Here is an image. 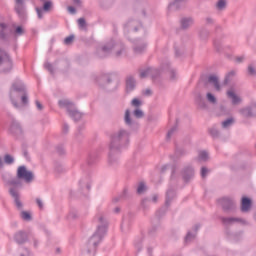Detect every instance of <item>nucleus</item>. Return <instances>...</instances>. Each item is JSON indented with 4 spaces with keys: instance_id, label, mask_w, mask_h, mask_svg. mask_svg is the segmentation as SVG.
<instances>
[{
    "instance_id": "13",
    "label": "nucleus",
    "mask_w": 256,
    "mask_h": 256,
    "mask_svg": "<svg viewBox=\"0 0 256 256\" xmlns=\"http://www.w3.org/2000/svg\"><path fill=\"white\" fill-rule=\"evenodd\" d=\"M209 157V155L207 154V152L205 151H201L199 153V160L200 161H207V158Z\"/></svg>"
},
{
    "instance_id": "19",
    "label": "nucleus",
    "mask_w": 256,
    "mask_h": 256,
    "mask_svg": "<svg viewBox=\"0 0 256 256\" xmlns=\"http://www.w3.org/2000/svg\"><path fill=\"white\" fill-rule=\"evenodd\" d=\"M207 99L210 103H216L217 102V99L215 98V96H213V94L211 93H208L207 94Z\"/></svg>"
},
{
    "instance_id": "18",
    "label": "nucleus",
    "mask_w": 256,
    "mask_h": 256,
    "mask_svg": "<svg viewBox=\"0 0 256 256\" xmlns=\"http://www.w3.org/2000/svg\"><path fill=\"white\" fill-rule=\"evenodd\" d=\"M99 231H101V228L98 229V233L92 236L91 241H101V234H99Z\"/></svg>"
},
{
    "instance_id": "44",
    "label": "nucleus",
    "mask_w": 256,
    "mask_h": 256,
    "mask_svg": "<svg viewBox=\"0 0 256 256\" xmlns=\"http://www.w3.org/2000/svg\"><path fill=\"white\" fill-rule=\"evenodd\" d=\"M11 185H15V182H11Z\"/></svg>"
},
{
    "instance_id": "14",
    "label": "nucleus",
    "mask_w": 256,
    "mask_h": 256,
    "mask_svg": "<svg viewBox=\"0 0 256 256\" xmlns=\"http://www.w3.org/2000/svg\"><path fill=\"white\" fill-rule=\"evenodd\" d=\"M21 217L24 219V221H31V214L29 212L23 211L21 213Z\"/></svg>"
},
{
    "instance_id": "26",
    "label": "nucleus",
    "mask_w": 256,
    "mask_h": 256,
    "mask_svg": "<svg viewBox=\"0 0 256 256\" xmlns=\"http://www.w3.org/2000/svg\"><path fill=\"white\" fill-rule=\"evenodd\" d=\"M16 33H17V35H23V33H25V31L23 30V27L18 26L16 28Z\"/></svg>"
},
{
    "instance_id": "8",
    "label": "nucleus",
    "mask_w": 256,
    "mask_h": 256,
    "mask_svg": "<svg viewBox=\"0 0 256 256\" xmlns=\"http://www.w3.org/2000/svg\"><path fill=\"white\" fill-rule=\"evenodd\" d=\"M51 9H53V2L49 0L44 1L43 11L48 13V11H51Z\"/></svg>"
},
{
    "instance_id": "42",
    "label": "nucleus",
    "mask_w": 256,
    "mask_h": 256,
    "mask_svg": "<svg viewBox=\"0 0 256 256\" xmlns=\"http://www.w3.org/2000/svg\"><path fill=\"white\" fill-rule=\"evenodd\" d=\"M3 165V161L1 160V158H0V167Z\"/></svg>"
},
{
    "instance_id": "6",
    "label": "nucleus",
    "mask_w": 256,
    "mask_h": 256,
    "mask_svg": "<svg viewBox=\"0 0 256 256\" xmlns=\"http://www.w3.org/2000/svg\"><path fill=\"white\" fill-rule=\"evenodd\" d=\"M10 193L15 199L16 207H18V209H21L23 205L21 204V201H19V195L17 194V192L15 190H10Z\"/></svg>"
},
{
    "instance_id": "31",
    "label": "nucleus",
    "mask_w": 256,
    "mask_h": 256,
    "mask_svg": "<svg viewBox=\"0 0 256 256\" xmlns=\"http://www.w3.org/2000/svg\"><path fill=\"white\" fill-rule=\"evenodd\" d=\"M36 203L40 209H43V202H41V200L37 199Z\"/></svg>"
},
{
    "instance_id": "24",
    "label": "nucleus",
    "mask_w": 256,
    "mask_h": 256,
    "mask_svg": "<svg viewBox=\"0 0 256 256\" xmlns=\"http://www.w3.org/2000/svg\"><path fill=\"white\" fill-rule=\"evenodd\" d=\"M134 115L135 117H137L138 119H141V117H143V111L137 109L134 111Z\"/></svg>"
},
{
    "instance_id": "4",
    "label": "nucleus",
    "mask_w": 256,
    "mask_h": 256,
    "mask_svg": "<svg viewBox=\"0 0 256 256\" xmlns=\"http://www.w3.org/2000/svg\"><path fill=\"white\" fill-rule=\"evenodd\" d=\"M249 209H251V199L243 197L241 202V210L248 211Z\"/></svg>"
},
{
    "instance_id": "39",
    "label": "nucleus",
    "mask_w": 256,
    "mask_h": 256,
    "mask_svg": "<svg viewBox=\"0 0 256 256\" xmlns=\"http://www.w3.org/2000/svg\"><path fill=\"white\" fill-rule=\"evenodd\" d=\"M144 93H145V95H151V91L150 90H146Z\"/></svg>"
},
{
    "instance_id": "23",
    "label": "nucleus",
    "mask_w": 256,
    "mask_h": 256,
    "mask_svg": "<svg viewBox=\"0 0 256 256\" xmlns=\"http://www.w3.org/2000/svg\"><path fill=\"white\" fill-rule=\"evenodd\" d=\"M78 25L81 29H85V25H86L85 19H83V18L78 19Z\"/></svg>"
},
{
    "instance_id": "28",
    "label": "nucleus",
    "mask_w": 256,
    "mask_h": 256,
    "mask_svg": "<svg viewBox=\"0 0 256 256\" xmlns=\"http://www.w3.org/2000/svg\"><path fill=\"white\" fill-rule=\"evenodd\" d=\"M201 175H202V177H206L207 176V168H205V167L202 168Z\"/></svg>"
},
{
    "instance_id": "40",
    "label": "nucleus",
    "mask_w": 256,
    "mask_h": 256,
    "mask_svg": "<svg viewBox=\"0 0 256 256\" xmlns=\"http://www.w3.org/2000/svg\"><path fill=\"white\" fill-rule=\"evenodd\" d=\"M190 237H191V234L188 233L186 236V241H189Z\"/></svg>"
},
{
    "instance_id": "38",
    "label": "nucleus",
    "mask_w": 256,
    "mask_h": 256,
    "mask_svg": "<svg viewBox=\"0 0 256 256\" xmlns=\"http://www.w3.org/2000/svg\"><path fill=\"white\" fill-rule=\"evenodd\" d=\"M15 91H17V88H14V90L11 91V97H13V95H15Z\"/></svg>"
},
{
    "instance_id": "27",
    "label": "nucleus",
    "mask_w": 256,
    "mask_h": 256,
    "mask_svg": "<svg viewBox=\"0 0 256 256\" xmlns=\"http://www.w3.org/2000/svg\"><path fill=\"white\" fill-rule=\"evenodd\" d=\"M36 11H37V15H38L39 19H42V17H43V10H41L39 8H36Z\"/></svg>"
},
{
    "instance_id": "20",
    "label": "nucleus",
    "mask_w": 256,
    "mask_h": 256,
    "mask_svg": "<svg viewBox=\"0 0 256 256\" xmlns=\"http://www.w3.org/2000/svg\"><path fill=\"white\" fill-rule=\"evenodd\" d=\"M225 0H219L217 3V9H225Z\"/></svg>"
},
{
    "instance_id": "30",
    "label": "nucleus",
    "mask_w": 256,
    "mask_h": 256,
    "mask_svg": "<svg viewBox=\"0 0 256 256\" xmlns=\"http://www.w3.org/2000/svg\"><path fill=\"white\" fill-rule=\"evenodd\" d=\"M147 75H149V70H146V71L140 73V77H142V78L147 77Z\"/></svg>"
},
{
    "instance_id": "2",
    "label": "nucleus",
    "mask_w": 256,
    "mask_h": 256,
    "mask_svg": "<svg viewBox=\"0 0 256 256\" xmlns=\"http://www.w3.org/2000/svg\"><path fill=\"white\" fill-rule=\"evenodd\" d=\"M0 65H4V67H7L8 69H11L12 67L11 59L5 52H0Z\"/></svg>"
},
{
    "instance_id": "9",
    "label": "nucleus",
    "mask_w": 256,
    "mask_h": 256,
    "mask_svg": "<svg viewBox=\"0 0 256 256\" xmlns=\"http://www.w3.org/2000/svg\"><path fill=\"white\" fill-rule=\"evenodd\" d=\"M127 91H131L135 87V81L132 77L128 78L126 81Z\"/></svg>"
},
{
    "instance_id": "7",
    "label": "nucleus",
    "mask_w": 256,
    "mask_h": 256,
    "mask_svg": "<svg viewBox=\"0 0 256 256\" xmlns=\"http://www.w3.org/2000/svg\"><path fill=\"white\" fill-rule=\"evenodd\" d=\"M16 13H18V15H23V1L22 0H16Z\"/></svg>"
},
{
    "instance_id": "16",
    "label": "nucleus",
    "mask_w": 256,
    "mask_h": 256,
    "mask_svg": "<svg viewBox=\"0 0 256 256\" xmlns=\"http://www.w3.org/2000/svg\"><path fill=\"white\" fill-rule=\"evenodd\" d=\"M4 161H5V163H7L8 165H11V163H13V161H14L13 156H11V155H9V154L5 155Z\"/></svg>"
},
{
    "instance_id": "41",
    "label": "nucleus",
    "mask_w": 256,
    "mask_h": 256,
    "mask_svg": "<svg viewBox=\"0 0 256 256\" xmlns=\"http://www.w3.org/2000/svg\"><path fill=\"white\" fill-rule=\"evenodd\" d=\"M238 63H241L243 61V58H237Z\"/></svg>"
},
{
    "instance_id": "3",
    "label": "nucleus",
    "mask_w": 256,
    "mask_h": 256,
    "mask_svg": "<svg viewBox=\"0 0 256 256\" xmlns=\"http://www.w3.org/2000/svg\"><path fill=\"white\" fill-rule=\"evenodd\" d=\"M208 83L210 85H213V87H215L216 91L221 90V86H219V79L216 76H210L208 78Z\"/></svg>"
},
{
    "instance_id": "10",
    "label": "nucleus",
    "mask_w": 256,
    "mask_h": 256,
    "mask_svg": "<svg viewBox=\"0 0 256 256\" xmlns=\"http://www.w3.org/2000/svg\"><path fill=\"white\" fill-rule=\"evenodd\" d=\"M190 25H193V20L186 18L182 20V27L183 29H187Z\"/></svg>"
},
{
    "instance_id": "34",
    "label": "nucleus",
    "mask_w": 256,
    "mask_h": 256,
    "mask_svg": "<svg viewBox=\"0 0 256 256\" xmlns=\"http://www.w3.org/2000/svg\"><path fill=\"white\" fill-rule=\"evenodd\" d=\"M68 11L72 14L75 13V9L73 8V6L68 7Z\"/></svg>"
},
{
    "instance_id": "21",
    "label": "nucleus",
    "mask_w": 256,
    "mask_h": 256,
    "mask_svg": "<svg viewBox=\"0 0 256 256\" xmlns=\"http://www.w3.org/2000/svg\"><path fill=\"white\" fill-rule=\"evenodd\" d=\"M73 39H75V37L73 36H68L67 38H65L64 40L65 45H71V43H73Z\"/></svg>"
},
{
    "instance_id": "33",
    "label": "nucleus",
    "mask_w": 256,
    "mask_h": 256,
    "mask_svg": "<svg viewBox=\"0 0 256 256\" xmlns=\"http://www.w3.org/2000/svg\"><path fill=\"white\" fill-rule=\"evenodd\" d=\"M81 114L79 112H74V118L75 119H80Z\"/></svg>"
},
{
    "instance_id": "32",
    "label": "nucleus",
    "mask_w": 256,
    "mask_h": 256,
    "mask_svg": "<svg viewBox=\"0 0 256 256\" xmlns=\"http://www.w3.org/2000/svg\"><path fill=\"white\" fill-rule=\"evenodd\" d=\"M36 106H37V109H39L41 111V109H43V105H41V102L39 101H36Z\"/></svg>"
},
{
    "instance_id": "37",
    "label": "nucleus",
    "mask_w": 256,
    "mask_h": 256,
    "mask_svg": "<svg viewBox=\"0 0 256 256\" xmlns=\"http://www.w3.org/2000/svg\"><path fill=\"white\" fill-rule=\"evenodd\" d=\"M59 104H60L61 107H63V105H67V102H65V101H60Z\"/></svg>"
},
{
    "instance_id": "11",
    "label": "nucleus",
    "mask_w": 256,
    "mask_h": 256,
    "mask_svg": "<svg viewBox=\"0 0 256 256\" xmlns=\"http://www.w3.org/2000/svg\"><path fill=\"white\" fill-rule=\"evenodd\" d=\"M145 191H147V187L145 186V184L143 182H141L139 185H138V188H137V193L139 195H141L142 193H145Z\"/></svg>"
},
{
    "instance_id": "29",
    "label": "nucleus",
    "mask_w": 256,
    "mask_h": 256,
    "mask_svg": "<svg viewBox=\"0 0 256 256\" xmlns=\"http://www.w3.org/2000/svg\"><path fill=\"white\" fill-rule=\"evenodd\" d=\"M248 72L250 73V75H255V70L253 69V66L248 67Z\"/></svg>"
},
{
    "instance_id": "5",
    "label": "nucleus",
    "mask_w": 256,
    "mask_h": 256,
    "mask_svg": "<svg viewBox=\"0 0 256 256\" xmlns=\"http://www.w3.org/2000/svg\"><path fill=\"white\" fill-rule=\"evenodd\" d=\"M227 95H228L229 99H232V103L234 105H237V103H240L241 98L239 96L235 95V92L233 90H229L227 92Z\"/></svg>"
},
{
    "instance_id": "36",
    "label": "nucleus",
    "mask_w": 256,
    "mask_h": 256,
    "mask_svg": "<svg viewBox=\"0 0 256 256\" xmlns=\"http://www.w3.org/2000/svg\"><path fill=\"white\" fill-rule=\"evenodd\" d=\"M45 67H46V69H48L49 71H51V64H45Z\"/></svg>"
},
{
    "instance_id": "25",
    "label": "nucleus",
    "mask_w": 256,
    "mask_h": 256,
    "mask_svg": "<svg viewBox=\"0 0 256 256\" xmlns=\"http://www.w3.org/2000/svg\"><path fill=\"white\" fill-rule=\"evenodd\" d=\"M132 105L134 107H139V105H141V101H139V99L135 98L132 100Z\"/></svg>"
},
{
    "instance_id": "22",
    "label": "nucleus",
    "mask_w": 256,
    "mask_h": 256,
    "mask_svg": "<svg viewBox=\"0 0 256 256\" xmlns=\"http://www.w3.org/2000/svg\"><path fill=\"white\" fill-rule=\"evenodd\" d=\"M233 124V119H228L222 123V127L227 128L229 125Z\"/></svg>"
},
{
    "instance_id": "15",
    "label": "nucleus",
    "mask_w": 256,
    "mask_h": 256,
    "mask_svg": "<svg viewBox=\"0 0 256 256\" xmlns=\"http://www.w3.org/2000/svg\"><path fill=\"white\" fill-rule=\"evenodd\" d=\"M130 115H131V112H129V110H126V112H125V123H127V125H131Z\"/></svg>"
},
{
    "instance_id": "35",
    "label": "nucleus",
    "mask_w": 256,
    "mask_h": 256,
    "mask_svg": "<svg viewBox=\"0 0 256 256\" xmlns=\"http://www.w3.org/2000/svg\"><path fill=\"white\" fill-rule=\"evenodd\" d=\"M22 103L27 104V96H22Z\"/></svg>"
},
{
    "instance_id": "1",
    "label": "nucleus",
    "mask_w": 256,
    "mask_h": 256,
    "mask_svg": "<svg viewBox=\"0 0 256 256\" xmlns=\"http://www.w3.org/2000/svg\"><path fill=\"white\" fill-rule=\"evenodd\" d=\"M17 175L19 179H24L26 183H31V181H33V173H31V171H28L25 166H20L18 168Z\"/></svg>"
},
{
    "instance_id": "12",
    "label": "nucleus",
    "mask_w": 256,
    "mask_h": 256,
    "mask_svg": "<svg viewBox=\"0 0 256 256\" xmlns=\"http://www.w3.org/2000/svg\"><path fill=\"white\" fill-rule=\"evenodd\" d=\"M237 221H239V219H237V218H224L223 219V223H225V225H229V224L235 223Z\"/></svg>"
},
{
    "instance_id": "43",
    "label": "nucleus",
    "mask_w": 256,
    "mask_h": 256,
    "mask_svg": "<svg viewBox=\"0 0 256 256\" xmlns=\"http://www.w3.org/2000/svg\"><path fill=\"white\" fill-rule=\"evenodd\" d=\"M0 27H2V29H4V27H5V24H1V25H0Z\"/></svg>"
},
{
    "instance_id": "17",
    "label": "nucleus",
    "mask_w": 256,
    "mask_h": 256,
    "mask_svg": "<svg viewBox=\"0 0 256 256\" xmlns=\"http://www.w3.org/2000/svg\"><path fill=\"white\" fill-rule=\"evenodd\" d=\"M21 239H25V233H23V232H20L16 235V241L18 243H23V240H21Z\"/></svg>"
}]
</instances>
